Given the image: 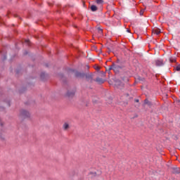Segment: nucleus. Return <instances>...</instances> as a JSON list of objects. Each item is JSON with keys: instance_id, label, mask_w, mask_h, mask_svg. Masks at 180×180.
Segmentation results:
<instances>
[{"instance_id": "26", "label": "nucleus", "mask_w": 180, "mask_h": 180, "mask_svg": "<svg viewBox=\"0 0 180 180\" xmlns=\"http://www.w3.org/2000/svg\"><path fill=\"white\" fill-rule=\"evenodd\" d=\"M87 68L89 69V66H87Z\"/></svg>"}, {"instance_id": "15", "label": "nucleus", "mask_w": 180, "mask_h": 180, "mask_svg": "<svg viewBox=\"0 0 180 180\" xmlns=\"http://www.w3.org/2000/svg\"><path fill=\"white\" fill-rule=\"evenodd\" d=\"M96 49H97L96 46H95V45H91V50H95V51H96Z\"/></svg>"}, {"instance_id": "16", "label": "nucleus", "mask_w": 180, "mask_h": 180, "mask_svg": "<svg viewBox=\"0 0 180 180\" xmlns=\"http://www.w3.org/2000/svg\"><path fill=\"white\" fill-rule=\"evenodd\" d=\"M122 81L124 82H129V79H122Z\"/></svg>"}, {"instance_id": "4", "label": "nucleus", "mask_w": 180, "mask_h": 180, "mask_svg": "<svg viewBox=\"0 0 180 180\" xmlns=\"http://www.w3.org/2000/svg\"><path fill=\"white\" fill-rule=\"evenodd\" d=\"M115 85L118 88H120V86H123V85H124V84L123 83V82H122V80L117 79L115 81Z\"/></svg>"}, {"instance_id": "1", "label": "nucleus", "mask_w": 180, "mask_h": 180, "mask_svg": "<svg viewBox=\"0 0 180 180\" xmlns=\"http://www.w3.org/2000/svg\"><path fill=\"white\" fill-rule=\"evenodd\" d=\"M113 70L114 72H115V74H117V72H119V71H120V70H122V67L120 65H119V64L117 63H112V65L111 66H109L108 68V71H110Z\"/></svg>"}, {"instance_id": "7", "label": "nucleus", "mask_w": 180, "mask_h": 180, "mask_svg": "<svg viewBox=\"0 0 180 180\" xmlns=\"http://www.w3.org/2000/svg\"><path fill=\"white\" fill-rule=\"evenodd\" d=\"M155 63L157 67H161V65H164V62H162L161 60H157L155 61Z\"/></svg>"}, {"instance_id": "17", "label": "nucleus", "mask_w": 180, "mask_h": 180, "mask_svg": "<svg viewBox=\"0 0 180 180\" xmlns=\"http://www.w3.org/2000/svg\"><path fill=\"white\" fill-rule=\"evenodd\" d=\"M145 103H146V105H150V101H148V100H145Z\"/></svg>"}, {"instance_id": "18", "label": "nucleus", "mask_w": 180, "mask_h": 180, "mask_svg": "<svg viewBox=\"0 0 180 180\" xmlns=\"http://www.w3.org/2000/svg\"><path fill=\"white\" fill-rule=\"evenodd\" d=\"M76 77H81V74H79V72L76 73Z\"/></svg>"}, {"instance_id": "5", "label": "nucleus", "mask_w": 180, "mask_h": 180, "mask_svg": "<svg viewBox=\"0 0 180 180\" xmlns=\"http://www.w3.org/2000/svg\"><path fill=\"white\" fill-rule=\"evenodd\" d=\"M152 32L153 34H160V33H161V30L155 27L152 30Z\"/></svg>"}, {"instance_id": "23", "label": "nucleus", "mask_w": 180, "mask_h": 180, "mask_svg": "<svg viewBox=\"0 0 180 180\" xmlns=\"http://www.w3.org/2000/svg\"><path fill=\"white\" fill-rule=\"evenodd\" d=\"M93 103H96V101H93Z\"/></svg>"}, {"instance_id": "2", "label": "nucleus", "mask_w": 180, "mask_h": 180, "mask_svg": "<svg viewBox=\"0 0 180 180\" xmlns=\"http://www.w3.org/2000/svg\"><path fill=\"white\" fill-rule=\"evenodd\" d=\"M20 116L22 117H29V116H30V113L27 110H22L20 112Z\"/></svg>"}, {"instance_id": "25", "label": "nucleus", "mask_w": 180, "mask_h": 180, "mask_svg": "<svg viewBox=\"0 0 180 180\" xmlns=\"http://www.w3.org/2000/svg\"><path fill=\"white\" fill-rule=\"evenodd\" d=\"M135 102H139V100H138V99H137V100H136V101H135Z\"/></svg>"}, {"instance_id": "21", "label": "nucleus", "mask_w": 180, "mask_h": 180, "mask_svg": "<svg viewBox=\"0 0 180 180\" xmlns=\"http://www.w3.org/2000/svg\"><path fill=\"white\" fill-rule=\"evenodd\" d=\"M143 13H144V12L143 11H141V12H140L141 16H142Z\"/></svg>"}, {"instance_id": "12", "label": "nucleus", "mask_w": 180, "mask_h": 180, "mask_svg": "<svg viewBox=\"0 0 180 180\" xmlns=\"http://www.w3.org/2000/svg\"><path fill=\"white\" fill-rule=\"evenodd\" d=\"M93 68H94L97 72H99V70H101V67H99L98 65H93Z\"/></svg>"}, {"instance_id": "3", "label": "nucleus", "mask_w": 180, "mask_h": 180, "mask_svg": "<svg viewBox=\"0 0 180 180\" xmlns=\"http://www.w3.org/2000/svg\"><path fill=\"white\" fill-rule=\"evenodd\" d=\"M95 82H97L98 85H101V84H105V79L101 77H97L94 79Z\"/></svg>"}, {"instance_id": "14", "label": "nucleus", "mask_w": 180, "mask_h": 180, "mask_svg": "<svg viewBox=\"0 0 180 180\" xmlns=\"http://www.w3.org/2000/svg\"><path fill=\"white\" fill-rule=\"evenodd\" d=\"M175 70L180 72V65H177V66L175 68Z\"/></svg>"}, {"instance_id": "11", "label": "nucleus", "mask_w": 180, "mask_h": 180, "mask_svg": "<svg viewBox=\"0 0 180 180\" xmlns=\"http://www.w3.org/2000/svg\"><path fill=\"white\" fill-rule=\"evenodd\" d=\"M96 4L100 6L103 5V0H96Z\"/></svg>"}, {"instance_id": "20", "label": "nucleus", "mask_w": 180, "mask_h": 180, "mask_svg": "<svg viewBox=\"0 0 180 180\" xmlns=\"http://www.w3.org/2000/svg\"><path fill=\"white\" fill-rule=\"evenodd\" d=\"M30 41H29V39H26V40H25V43H27V44H29Z\"/></svg>"}, {"instance_id": "24", "label": "nucleus", "mask_w": 180, "mask_h": 180, "mask_svg": "<svg viewBox=\"0 0 180 180\" xmlns=\"http://www.w3.org/2000/svg\"><path fill=\"white\" fill-rule=\"evenodd\" d=\"M103 150H104V151H106V148H105L103 149Z\"/></svg>"}, {"instance_id": "6", "label": "nucleus", "mask_w": 180, "mask_h": 180, "mask_svg": "<svg viewBox=\"0 0 180 180\" xmlns=\"http://www.w3.org/2000/svg\"><path fill=\"white\" fill-rule=\"evenodd\" d=\"M172 174H180V169L179 167H173L172 168Z\"/></svg>"}, {"instance_id": "10", "label": "nucleus", "mask_w": 180, "mask_h": 180, "mask_svg": "<svg viewBox=\"0 0 180 180\" xmlns=\"http://www.w3.org/2000/svg\"><path fill=\"white\" fill-rule=\"evenodd\" d=\"M91 11L92 12H96V11H98V6H96V5L91 6Z\"/></svg>"}, {"instance_id": "19", "label": "nucleus", "mask_w": 180, "mask_h": 180, "mask_svg": "<svg viewBox=\"0 0 180 180\" xmlns=\"http://www.w3.org/2000/svg\"><path fill=\"white\" fill-rule=\"evenodd\" d=\"M101 73L102 74V75H103V77H105V72H101Z\"/></svg>"}, {"instance_id": "13", "label": "nucleus", "mask_w": 180, "mask_h": 180, "mask_svg": "<svg viewBox=\"0 0 180 180\" xmlns=\"http://www.w3.org/2000/svg\"><path fill=\"white\" fill-rule=\"evenodd\" d=\"M170 63H175L176 61V58L175 57L169 58Z\"/></svg>"}, {"instance_id": "22", "label": "nucleus", "mask_w": 180, "mask_h": 180, "mask_svg": "<svg viewBox=\"0 0 180 180\" xmlns=\"http://www.w3.org/2000/svg\"><path fill=\"white\" fill-rule=\"evenodd\" d=\"M127 32H128V33H130V30H127Z\"/></svg>"}, {"instance_id": "27", "label": "nucleus", "mask_w": 180, "mask_h": 180, "mask_svg": "<svg viewBox=\"0 0 180 180\" xmlns=\"http://www.w3.org/2000/svg\"><path fill=\"white\" fill-rule=\"evenodd\" d=\"M91 43H94V41H91Z\"/></svg>"}, {"instance_id": "8", "label": "nucleus", "mask_w": 180, "mask_h": 180, "mask_svg": "<svg viewBox=\"0 0 180 180\" xmlns=\"http://www.w3.org/2000/svg\"><path fill=\"white\" fill-rule=\"evenodd\" d=\"M101 172L99 170H97L96 172H92L91 175L92 176H99L101 175Z\"/></svg>"}, {"instance_id": "9", "label": "nucleus", "mask_w": 180, "mask_h": 180, "mask_svg": "<svg viewBox=\"0 0 180 180\" xmlns=\"http://www.w3.org/2000/svg\"><path fill=\"white\" fill-rule=\"evenodd\" d=\"M63 129L68 130L70 129V124L68 123H67V122H65L63 124Z\"/></svg>"}]
</instances>
